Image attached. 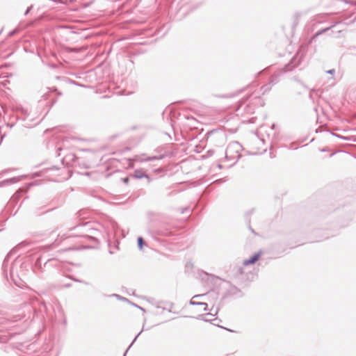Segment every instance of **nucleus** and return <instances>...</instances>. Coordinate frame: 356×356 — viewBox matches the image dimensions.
<instances>
[{"mask_svg": "<svg viewBox=\"0 0 356 356\" xmlns=\"http://www.w3.org/2000/svg\"><path fill=\"white\" fill-rule=\"evenodd\" d=\"M71 232L65 239H76L77 243H84L86 241H97V236L100 234V232L92 227L91 222H86L77 225L70 229Z\"/></svg>", "mask_w": 356, "mask_h": 356, "instance_id": "f257e3e1", "label": "nucleus"}, {"mask_svg": "<svg viewBox=\"0 0 356 356\" xmlns=\"http://www.w3.org/2000/svg\"><path fill=\"white\" fill-rule=\"evenodd\" d=\"M303 58V54L300 51H298L293 57L291 59L290 62L285 65L284 67L280 69L278 72L274 73L268 81L272 86L275 85L280 81V76L283 74L293 70L301 63Z\"/></svg>", "mask_w": 356, "mask_h": 356, "instance_id": "f03ea898", "label": "nucleus"}, {"mask_svg": "<svg viewBox=\"0 0 356 356\" xmlns=\"http://www.w3.org/2000/svg\"><path fill=\"white\" fill-rule=\"evenodd\" d=\"M243 150L242 145L237 141L231 142L225 152V159L232 161L229 166L234 165L241 158V152Z\"/></svg>", "mask_w": 356, "mask_h": 356, "instance_id": "7ed1b4c3", "label": "nucleus"}, {"mask_svg": "<svg viewBox=\"0 0 356 356\" xmlns=\"http://www.w3.org/2000/svg\"><path fill=\"white\" fill-rule=\"evenodd\" d=\"M59 265H60L59 261L57 259L52 258V259H49L47 260L44 263L43 267H42V259L38 258L35 261V268L38 270H40V271L42 272L44 270V268H47L50 266L54 267V268H58Z\"/></svg>", "mask_w": 356, "mask_h": 356, "instance_id": "20e7f679", "label": "nucleus"}, {"mask_svg": "<svg viewBox=\"0 0 356 356\" xmlns=\"http://www.w3.org/2000/svg\"><path fill=\"white\" fill-rule=\"evenodd\" d=\"M13 111L15 113L16 119L17 120L25 121L29 116V111L27 108H24L21 105H17L13 107Z\"/></svg>", "mask_w": 356, "mask_h": 356, "instance_id": "39448f33", "label": "nucleus"}, {"mask_svg": "<svg viewBox=\"0 0 356 356\" xmlns=\"http://www.w3.org/2000/svg\"><path fill=\"white\" fill-rule=\"evenodd\" d=\"M243 296V293L238 287L229 284V288L223 295V298L235 297L241 298Z\"/></svg>", "mask_w": 356, "mask_h": 356, "instance_id": "423d86ee", "label": "nucleus"}, {"mask_svg": "<svg viewBox=\"0 0 356 356\" xmlns=\"http://www.w3.org/2000/svg\"><path fill=\"white\" fill-rule=\"evenodd\" d=\"M33 185L32 183L29 184L28 186L24 188H19L12 196L11 200L13 202H17V201L19 200V198L25 195L28 191L29 190L30 187Z\"/></svg>", "mask_w": 356, "mask_h": 356, "instance_id": "0eeeda50", "label": "nucleus"}, {"mask_svg": "<svg viewBox=\"0 0 356 356\" xmlns=\"http://www.w3.org/2000/svg\"><path fill=\"white\" fill-rule=\"evenodd\" d=\"M31 307L34 313L37 314L38 311L42 312V311L47 309V306L44 302H40L38 300H33L31 303Z\"/></svg>", "mask_w": 356, "mask_h": 356, "instance_id": "6e6552de", "label": "nucleus"}, {"mask_svg": "<svg viewBox=\"0 0 356 356\" xmlns=\"http://www.w3.org/2000/svg\"><path fill=\"white\" fill-rule=\"evenodd\" d=\"M133 177L136 179L146 178L147 180V183H150L152 181L149 175L143 169L136 170L134 172Z\"/></svg>", "mask_w": 356, "mask_h": 356, "instance_id": "1a4fd4ad", "label": "nucleus"}, {"mask_svg": "<svg viewBox=\"0 0 356 356\" xmlns=\"http://www.w3.org/2000/svg\"><path fill=\"white\" fill-rule=\"evenodd\" d=\"M27 175H22L19 177H14L10 179H5L0 182V186H3L6 185L13 184L18 182L20 181L22 178L26 177Z\"/></svg>", "mask_w": 356, "mask_h": 356, "instance_id": "9d476101", "label": "nucleus"}, {"mask_svg": "<svg viewBox=\"0 0 356 356\" xmlns=\"http://www.w3.org/2000/svg\"><path fill=\"white\" fill-rule=\"evenodd\" d=\"M261 256V252H258L252 255L249 259L243 261V264L244 266H248L255 264Z\"/></svg>", "mask_w": 356, "mask_h": 356, "instance_id": "9b49d317", "label": "nucleus"}, {"mask_svg": "<svg viewBox=\"0 0 356 356\" xmlns=\"http://www.w3.org/2000/svg\"><path fill=\"white\" fill-rule=\"evenodd\" d=\"M205 296V294H199V295H195L193 297V298L190 300V305H200V306H204V311H207L208 310V307H207V304L206 302H196V301H194L193 299L194 298H202Z\"/></svg>", "mask_w": 356, "mask_h": 356, "instance_id": "f8f14e48", "label": "nucleus"}, {"mask_svg": "<svg viewBox=\"0 0 356 356\" xmlns=\"http://www.w3.org/2000/svg\"><path fill=\"white\" fill-rule=\"evenodd\" d=\"M211 312L207 313L206 314L200 315L199 316V318L205 321V322H209L211 320V319H206V317L207 316H216L218 314V308H214L213 307L210 309Z\"/></svg>", "mask_w": 356, "mask_h": 356, "instance_id": "ddd939ff", "label": "nucleus"}, {"mask_svg": "<svg viewBox=\"0 0 356 356\" xmlns=\"http://www.w3.org/2000/svg\"><path fill=\"white\" fill-rule=\"evenodd\" d=\"M164 158V155H159V156H146L144 159H141L140 160V162L143 161H158L161 160Z\"/></svg>", "mask_w": 356, "mask_h": 356, "instance_id": "4468645a", "label": "nucleus"}, {"mask_svg": "<svg viewBox=\"0 0 356 356\" xmlns=\"http://www.w3.org/2000/svg\"><path fill=\"white\" fill-rule=\"evenodd\" d=\"M334 25H332V26H329V27H327V28H325V29H323L319 30V31H317V32L315 33V35H314L311 38V40H310V42H310V43H312V42L315 40V38H317L318 35H321V34H323V33H324L327 32V31H329L330 29H332V27H334Z\"/></svg>", "mask_w": 356, "mask_h": 356, "instance_id": "2eb2a0df", "label": "nucleus"}, {"mask_svg": "<svg viewBox=\"0 0 356 356\" xmlns=\"http://www.w3.org/2000/svg\"><path fill=\"white\" fill-rule=\"evenodd\" d=\"M272 86H273L269 82L268 83L265 84L264 86H263L261 88V90H262V93L264 94L266 92H268L269 90H270Z\"/></svg>", "mask_w": 356, "mask_h": 356, "instance_id": "dca6fc26", "label": "nucleus"}, {"mask_svg": "<svg viewBox=\"0 0 356 356\" xmlns=\"http://www.w3.org/2000/svg\"><path fill=\"white\" fill-rule=\"evenodd\" d=\"M314 94H315L317 96H320L321 95V93H319V90H315V89L310 90L309 97L312 100H313Z\"/></svg>", "mask_w": 356, "mask_h": 356, "instance_id": "f3484780", "label": "nucleus"}, {"mask_svg": "<svg viewBox=\"0 0 356 356\" xmlns=\"http://www.w3.org/2000/svg\"><path fill=\"white\" fill-rule=\"evenodd\" d=\"M137 243H138V247L140 250H142L143 249V245H145V241L143 238V237L141 236H139L137 239Z\"/></svg>", "mask_w": 356, "mask_h": 356, "instance_id": "a211bd4d", "label": "nucleus"}, {"mask_svg": "<svg viewBox=\"0 0 356 356\" xmlns=\"http://www.w3.org/2000/svg\"><path fill=\"white\" fill-rule=\"evenodd\" d=\"M142 331H140L136 337L134 339V340L132 341L131 343L129 345V346L128 347V348L126 350V351L124 352V355L123 356H126L128 350L130 349V348L132 346V345L134 343V342L136 341V340L137 339V338L138 337V336L141 334Z\"/></svg>", "mask_w": 356, "mask_h": 356, "instance_id": "6ab92c4d", "label": "nucleus"}, {"mask_svg": "<svg viewBox=\"0 0 356 356\" xmlns=\"http://www.w3.org/2000/svg\"><path fill=\"white\" fill-rule=\"evenodd\" d=\"M159 232L161 235L165 236L172 235V232L168 231V230H160Z\"/></svg>", "mask_w": 356, "mask_h": 356, "instance_id": "aec40b11", "label": "nucleus"}, {"mask_svg": "<svg viewBox=\"0 0 356 356\" xmlns=\"http://www.w3.org/2000/svg\"><path fill=\"white\" fill-rule=\"evenodd\" d=\"M270 129H271V131L274 132L273 133V138L277 139V134L276 131V125L275 124H273Z\"/></svg>", "mask_w": 356, "mask_h": 356, "instance_id": "412c9836", "label": "nucleus"}, {"mask_svg": "<svg viewBox=\"0 0 356 356\" xmlns=\"http://www.w3.org/2000/svg\"><path fill=\"white\" fill-rule=\"evenodd\" d=\"M0 337H1L0 340L3 343L7 342L8 341V339H9V337L7 335H2V336H0Z\"/></svg>", "mask_w": 356, "mask_h": 356, "instance_id": "4be33fe9", "label": "nucleus"}, {"mask_svg": "<svg viewBox=\"0 0 356 356\" xmlns=\"http://www.w3.org/2000/svg\"><path fill=\"white\" fill-rule=\"evenodd\" d=\"M253 211H254V209H251L246 212L245 216H246V220H248V222H250V219L248 218L253 213Z\"/></svg>", "mask_w": 356, "mask_h": 356, "instance_id": "5701e85b", "label": "nucleus"}, {"mask_svg": "<svg viewBox=\"0 0 356 356\" xmlns=\"http://www.w3.org/2000/svg\"><path fill=\"white\" fill-rule=\"evenodd\" d=\"M18 31H19V29L16 28V29H13V31H11L8 33V35L9 36H13V35H15Z\"/></svg>", "mask_w": 356, "mask_h": 356, "instance_id": "b1692460", "label": "nucleus"}, {"mask_svg": "<svg viewBox=\"0 0 356 356\" xmlns=\"http://www.w3.org/2000/svg\"><path fill=\"white\" fill-rule=\"evenodd\" d=\"M332 134L333 136H337V137H338V138H342V139H343V140H348V137H346V136H339V135L335 134H334V133H332Z\"/></svg>", "mask_w": 356, "mask_h": 356, "instance_id": "393cba45", "label": "nucleus"}, {"mask_svg": "<svg viewBox=\"0 0 356 356\" xmlns=\"http://www.w3.org/2000/svg\"><path fill=\"white\" fill-rule=\"evenodd\" d=\"M31 9H32V6L28 7L27 9L26 10L25 13H24V15H28Z\"/></svg>", "mask_w": 356, "mask_h": 356, "instance_id": "a878e982", "label": "nucleus"}, {"mask_svg": "<svg viewBox=\"0 0 356 356\" xmlns=\"http://www.w3.org/2000/svg\"><path fill=\"white\" fill-rule=\"evenodd\" d=\"M122 181L124 184H127L129 183V177H126L122 179Z\"/></svg>", "mask_w": 356, "mask_h": 356, "instance_id": "bb28decb", "label": "nucleus"}, {"mask_svg": "<svg viewBox=\"0 0 356 356\" xmlns=\"http://www.w3.org/2000/svg\"><path fill=\"white\" fill-rule=\"evenodd\" d=\"M41 176V172H35L33 175V177H40Z\"/></svg>", "mask_w": 356, "mask_h": 356, "instance_id": "cd10ccee", "label": "nucleus"}, {"mask_svg": "<svg viewBox=\"0 0 356 356\" xmlns=\"http://www.w3.org/2000/svg\"><path fill=\"white\" fill-rule=\"evenodd\" d=\"M335 72V70L334 69H331L327 71V74H333Z\"/></svg>", "mask_w": 356, "mask_h": 356, "instance_id": "c85d7f7f", "label": "nucleus"}, {"mask_svg": "<svg viewBox=\"0 0 356 356\" xmlns=\"http://www.w3.org/2000/svg\"><path fill=\"white\" fill-rule=\"evenodd\" d=\"M10 277L13 278V275H14L13 266H12V267L10 268Z\"/></svg>", "mask_w": 356, "mask_h": 356, "instance_id": "c756f323", "label": "nucleus"}, {"mask_svg": "<svg viewBox=\"0 0 356 356\" xmlns=\"http://www.w3.org/2000/svg\"><path fill=\"white\" fill-rule=\"evenodd\" d=\"M70 82H71L72 84H74V85H76V86H82V85H81V84H80V83H79L76 82L75 81H71Z\"/></svg>", "mask_w": 356, "mask_h": 356, "instance_id": "7c9ffc66", "label": "nucleus"}, {"mask_svg": "<svg viewBox=\"0 0 356 356\" xmlns=\"http://www.w3.org/2000/svg\"><path fill=\"white\" fill-rule=\"evenodd\" d=\"M8 257V255L6 257V259H4V261H3V268H5L6 264V262H7Z\"/></svg>", "mask_w": 356, "mask_h": 356, "instance_id": "2f4dec72", "label": "nucleus"}, {"mask_svg": "<svg viewBox=\"0 0 356 356\" xmlns=\"http://www.w3.org/2000/svg\"><path fill=\"white\" fill-rule=\"evenodd\" d=\"M112 296L117 298L119 300H120L122 298V296H120V295H118V294H113Z\"/></svg>", "mask_w": 356, "mask_h": 356, "instance_id": "473e14b6", "label": "nucleus"}, {"mask_svg": "<svg viewBox=\"0 0 356 356\" xmlns=\"http://www.w3.org/2000/svg\"><path fill=\"white\" fill-rule=\"evenodd\" d=\"M7 126L12 128L15 126V123H8Z\"/></svg>", "mask_w": 356, "mask_h": 356, "instance_id": "72a5a7b5", "label": "nucleus"}, {"mask_svg": "<svg viewBox=\"0 0 356 356\" xmlns=\"http://www.w3.org/2000/svg\"><path fill=\"white\" fill-rule=\"evenodd\" d=\"M120 300H123V301H125V302H129V300L127 298H124V297H122V296Z\"/></svg>", "mask_w": 356, "mask_h": 356, "instance_id": "f704fd0d", "label": "nucleus"}, {"mask_svg": "<svg viewBox=\"0 0 356 356\" xmlns=\"http://www.w3.org/2000/svg\"><path fill=\"white\" fill-rule=\"evenodd\" d=\"M120 300H123V301H125V302H129V300L127 298H124V297H122V296Z\"/></svg>", "mask_w": 356, "mask_h": 356, "instance_id": "c9c22d12", "label": "nucleus"}, {"mask_svg": "<svg viewBox=\"0 0 356 356\" xmlns=\"http://www.w3.org/2000/svg\"><path fill=\"white\" fill-rule=\"evenodd\" d=\"M303 87L305 88H307V86H305L302 82H301L300 80H297Z\"/></svg>", "mask_w": 356, "mask_h": 356, "instance_id": "e433bc0d", "label": "nucleus"}, {"mask_svg": "<svg viewBox=\"0 0 356 356\" xmlns=\"http://www.w3.org/2000/svg\"><path fill=\"white\" fill-rule=\"evenodd\" d=\"M219 327L222 328V329H225V330H228L229 332H234L232 330H230V329H228V328H225V327H224L222 326H219Z\"/></svg>", "mask_w": 356, "mask_h": 356, "instance_id": "4c0bfd02", "label": "nucleus"}, {"mask_svg": "<svg viewBox=\"0 0 356 356\" xmlns=\"http://www.w3.org/2000/svg\"><path fill=\"white\" fill-rule=\"evenodd\" d=\"M133 305H134L135 307H136L139 308L140 309H141V310L144 311V309H143V308H142L141 307H139V306H138V305H136V304H133Z\"/></svg>", "mask_w": 356, "mask_h": 356, "instance_id": "58836bf2", "label": "nucleus"}, {"mask_svg": "<svg viewBox=\"0 0 356 356\" xmlns=\"http://www.w3.org/2000/svg\"><path fill=\"white\" fill-rule=\"evenodd\" d=\"M49 169L53 170V169H56V166L53 165L52 167L49 168Z\"/></svg>", "mask_w": 356, "mask_h": 356, "instance_id": "ea45409f", "label": "nucleus"}, {"mask_svg": "<svg viewBox=\"0 0 356 356\" xmlns=\"http://www.w3.org/2000/svg\"><path fill=\"white\" fill-rule=\"evenodd\" d=\"M245 102V100H244V99H243V100H242V102H241V104H240V106H242V104H243V102Z\"/></svg>", "mask_w": 356, "mask_h": 356, "instance_id": "a19ab883", "label": "nucleus"}, {"mask_svg": "<svg viewBox=\"0 0 356 356\" xmlns=\"http://www.w3.org/2000/svg\"><path fill=\"white\" fill-rule=\"evenodd\" d=\"M214 134H215L214 133L211 132L210 137L213 136H214Z\"/></svg>", "mask_w": 356, "mask_h": 356, "instance_id": "79ce46f5", "label": "nucleus"}, {"mask_svg": "<svg viewBox=\"0 0 356 356\" xmlns=\"http://www.w3.org/2000/svg\"><path fill=\"white\" fill-rule=\"evenodd\" d=\"M63 323H64V324H66V323H67V321H66L65 319L63 321Z\"/></svg>", "mask_w": 356, "mask_h": 356, "instance_id": "37998d69", "label": "nucleus"}, {"mask_svg": "<svg viewBox=\"0 0 356 356\" xmlns=\"http://www.w3.org/2000/svg\"><path fill=\"white\" fill-rule=\"evenodd\" d=\"M250 229L252 231V232H254V230L251 227H250Z\"/></svg>", "mask_w": 356, "mask_h": 356, "instance_id": "c03bdc74", "label": "nucleus"}, {"mask_svg": "<svg viewBox=\"0 0 356 356\" xmlns=\"http://www.w3.org/2000/svg\"><path fill=\"white\" fill-rule=\"evenodd\" d=\"M221 137L223 138L224 135L222 134H220Z\"/></svg>", "mask_w": 356, "mask_h": 356, "instance_id": "a18cd8bd", "label": "nucleus"}, {"mask_svg": "<svg viewBox=\"0 0 356 356\" xmlns=\"http://www.w3.org/2000/svg\"><path fill=\"white\" fill-rule=\"evenodd\" d=\"M173 305L171 303L170 304V309L172 307Z\"/></svg>", "mask_w": 356, "mask_h": 356, "instance_id": "49530a36", "label": "nucleus"}]
</instances>
